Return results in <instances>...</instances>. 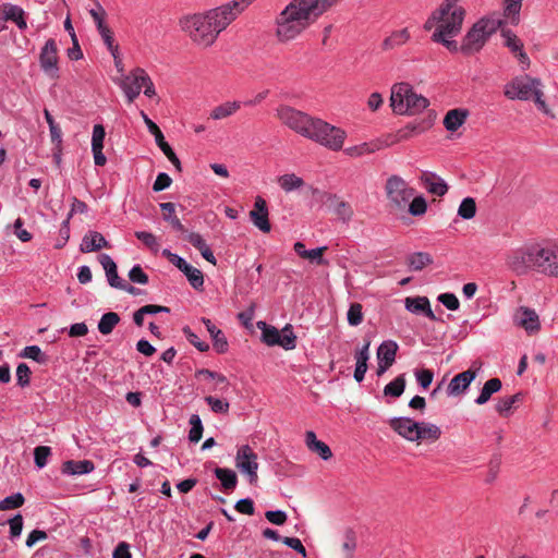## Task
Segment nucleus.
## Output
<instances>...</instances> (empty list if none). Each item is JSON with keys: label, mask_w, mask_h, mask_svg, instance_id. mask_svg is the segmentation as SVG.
<instances>
[{"label": "nucleus", "mask_w": 558, "mask_h": 558, "mask_svg": "<svg viewBox=\"0 0 558 558\" xmlns=\"http://www.w3.org/2000/svg\"><path fill=\"white\" fill-rule=\"evenodd\" d=\"M509 265L518 272L530 268L544 276L558 278V243L533 245L517 253Z\"/></svg>", "instance_id": "nucleus-1"}, {"label": "nucleus", "mask_w": 558, "mask_h": 558, "mask_svg": "<svg viewBox=\"0 0 558 558\" xmlns=\"http://www.w3.org/2000/svg\"><path fill=\"white\" fill-rule=\"evenodd\" d=\"M459 1L445 0L432 16L425 22L424 28L430 31L435 28L433 35L442 37V35H458L461 32L465 17V10L458 4Z\"/></svg>", "instance_id": "nucleus-2"}, {"label": "nucleus", "mask_w": 558, "mask_h": 558, "mask_svg": "<svg viewBox=\"0 0 558 558\" xmlns=\"http://www.w3.org/2000/svg\"><path fill=\"white\" fill-rule=\"evenodd\" d=\"M428 105V99L416 94L408 83H397L391 87L390 106L398 114H415Z\"/></svg>", "instance_id": "nucleus-3"}, {"label": "nucleus", "mask_w": 558, "mask_h": 558, "mask_svg": "<svg viewBox=\"0 0 558 558\" xmlns=\"http://www.w3.org/2000/svg\"><path fill=\"white\" fill-rule=\"evenodd\" d=\"M502 25V21L495 17H482L468 31L462 39L460 51L464 54L478 52L488 38Z\"/></svg>", "instance_id": "nucleus-4"}, {"label": "nucleus", "mask_w": 558, "mask_h": 558, "mask_svg": "<svg viewBox=\"0 0 558 558\" xmlns=\"http://www.w3.org/2000/svg\"><path fill=\"white\" fill-rule=\"evenodd\" d=\"M347 133L319 118H314L306 138L332 150L342 149Z\"/></svg>", "instance_id": "nucleus-5"}, {"label": "nucleus", "mask_w": 558, "mask_h": 558, "mask_svg": "<svg viewBox=\"0 0 558 558\" xmlns=\"http://www.w3.org/2000/svg\"><path fill=\"white\" fill-rule=\"evenodd\" d=\"M541 82L527 75L513 78L505 86V96L511 100H529L533 99L538 108L547 111L546 104L543 100V93L539 89Z\"/></svg>", "instance_id": "nucleus-6"}, {"label": "nucleus", "mask_w": 558, "mask_h": 558, "mask_svg": "<svg viewBox=\"0 0 558 558\" xmlns=\"http://www.w3.org/2000/svg\"><path fill=\"white\" fill-rule=\"evenodd\" d=\"M276 117L283 125L305 138L315 118L288 105H280L276 109Z\"/></svg>", "instance_id": "nucleus-7"}, {"label": "nucleus", "mask_w": 558, "mask_h": 558, "mask_svg": "<svg viewBox=\"0 0 558 558\" xmlns=\"http://www.w3.org/2000/svg\"><path fill=\"white\" fill-rule=\"evenodd\" d=\"M385 191L389 207L393 210H403L415 193V190L399 175L387 179Z\"/></svg>", "instance_id": "nucleus-8"}, {"label": "nucleus", "mask_w": 558, "mask_h": 558, "mask_svg": "<svg viewBox=\"0 0 558 558\" xmlns=\"http://www.w3.org/2000/svg\"><path fill=\"white\" fill-rule=\"evenodd\" d=\"M415 130L414 126H407L399 130L396 134H389L385 141H376L372 143H362L360 145L351 146L344 149L345 155L350 157H360L366 154L375 153L384 147L391 146L401 141L410 138L411 133Z\"/></svg>", "instance_id": "nucleus-9"}, {"label": "nucleus", "mask_w": 558, "mask_h": 558, "mask_svg": "<svg viewBox=\"0 0 558 558\" xmlns=\"http://www.w3.org/2000/svg\"><path fill=\"white\" fill-rule=\"evenodd\" d=\"M235 466L241 473L248 477L251 484H256L258 480L257 470V454L248 445L241 446L238 449L235 457Z\"/></svg>", "instance_id": "nucleus-10"}, {"label": "nucleus", "mask_w": 558, "mask_h": 558, "mask_svg": "<svg viewBox=\"0 0 558 558\" xmlns=\"http://www.w3.org/2000/svg\"><path fill=\"white\" fill-rule=\"evenodd\" d=\"M141 116L148 128V131L155 136L156 144L162 150V153L167 156L169 161L175 167L178 171H181V162L177 155L174 154L171 146L165 141V136L158 125L153 122L144 111H141Z\"/></svg>", "instance_id": "nucleus-11"}, {"label": "nucleus", "mask_w": 558, "mask_h": 558, "mask_svg": "<svg viewBox=\"0 0 558 558\" xmlns=\"http://www.w3.org/2000/svg\"><path fill=\"white\" fill-rule=\"evenodd\" d=\"M514 323L527 333L534 335L541 330V322L537 313L526 306H520L514 314Z\"/></svg>", "instance_id": "nucleus-12"}, {"label": "nucleus", "mask_w": 558, "mask_h": 558, "mask_svg": "<svg viewBox=\"0 0 558 558\" xmlns=\"http://www.w3.org/2000/svg\"><path fill=\"white\" fill-rule=\"evenodd\" d=\"M250 218L253 225L262 232H270L271 225L268 219L267 203L263 197L257 196L255 198L254 208L250 211Z\"/></svg>", "instance_id": "nucleus-13"}, {"label": "nucleus", "mask_w": 558, "mask_h": 558, "mask_svg": "<svg viewBox=\"0 0 558 558\" xmlns=\"http://www.w3.org/2000/svg\"><path fill=\"white\" fill-rule=\"evenodd\" d=\"M389 426L402 438L416 442L418 422L410 417H393L389 421Z\"/></svg>", "instance_id": "nucleus-14"}, {"label": "nucleus", "mask_w": 558, "mask_h": 558, "mask_svg": "<svg viewBox=\"0 0 558 558\" xmlns=\"http://www.w3.org/2000/svg\"><path fill=\"white\" fill-rule=\"evenodd\" d=\"M476 375V369L469 368L453 376V378L450 380L447 387L448 396L456 397L464 393L468 390L471 383L475 379Z\"/></svg>", "instance_id": "nucleus-15"}, {"label": "nucleus", "mask_w": 558, "mask_h": 558, "mask_svg": "<svg viewBox=\"0 0 558 558\" xmlns=\"http://www.w3.org/2000/svg\"><path fill=\"white\" fill-rule=\"evenodd\" d=\"M105 135V128L101 124H96L92 136V151L95 165L100 167L105 166L107 162V158L102 154Z\"/></svg>", "instance_id": "nucleus-16"}, {"label": "nucleus", "mask_w": 558, "mask_h": 558, "mask_svg": "<svg viewBox=\"0 0 558 558\" xmlns=\"http://www.w3.org/2000/svg\"><path fill=\"white\" fill-rule=\"evenodd\" d=\"M420 180L424 187L434 195L444 196L448 191L447 183L434 172L424 171Z\"/></svg>", "instance_id": "nucleus-17"}, {"label": "nucleus", "mask_w": 558, "mask_h": 558, "mask_svg": "<svg viewBox=\"0 0 558 558\" xmlns=\"http://www.w3.org/2000/svg\"><path fill=\"white\" fill-rule=\"evenodd\" d=\"M138 77L140 74H137L136 68L129 75H125L121 81V88L123 89L130 102L134 101L143 88L142 78Z\"/></svg>", "instance_id": "nucleus-18"}, {"label": "nucleus", "mask_w": 558, "mask_h": 558, "mask_svg": "<svg viewBox=\"0 0 558 558\" xmlns=\"http://www.w3.org/2000/svg\"><path fill=\"white\" fill-rule=\"evenodd\" d=\"M404 302L408 311L415 314L423 313L432 320L437 319L430 308L429 300L426 296L407 298Z\"/></svg>", "instance_id": "nucleus-19"}, {"label": "nucleus", "mask_w": 558, "mask_h": 558, "mask_svg": "<svg viewBox=\"0 0 558 558\" xmlns=\"http://www.w3.org/2000/svg\"><path fill=\"white\" fill-rule=\"evenodd\" d=\"M102 247H109L107 240L102 236L101 233L90 231L84 235L80 245V251L82 253H89L99 251Z\"/></svg>", "instance_id": "nucleus-20"}, {"label": "nucleus", "mask_w": 558, "mask_h": 558, "mask_svg": "<svg viewBox=\"0 0 558 558\" xmlns=\"http://www.w3.org/2000/svg\"><path fill=\"white\" fill-rule=\"evenodd\" d=\"M41 68L48 72L53 73L57 65V47L53 40H48L44 46L40 53Z\"/></svg>", "instance_id": "nucleus-21"}, {"label": "nucleus", "mask_w": 558, "mask_h": 558, "mask_svg": "<svg viewBox=\"0 0 558 558\" xmlns=\"http://www.w3.org/2000/svg\"><path fill=\"white\" fill-rule=\"evenodd\" d=\"M185 240L190 242L196 250L199 251L201 255L210 264L216 265L217 260L209 248V246L206 244L205 240L199 233L196 232H187L185 235Z\"/></svg>", "instance_id": "nucleus-22"}, {"label": "nucleus", "mask_w": 558, "mask_h": 558, "mask_svg": "<svg viewBox=\"0 0 558 558\" xmlns=\"http://www.w3.org/2000/svg\"><path fill=\"white\" fill-rule=\"evenodd\" d=\"M100 264L106 271L108 282L111 287L117 289L119 287H124V280L118 276L117 265L109 255H100Z\"/></svg>", "instance_id": "nucleus-23"}, {"label": "nucleus", "mask_w": 558, "mask_h": 558, "mask_svg": "<svg viewBox=\"0 0 558 558\" xmlns=\"http://www.w3.org/2000/svg\"><path fill=\"white\" fill-rule=\"evenodd\" d=\"M305 442L308 449L317 453L322 459L328 460L332 457L330 448L325 442L318 440L314 432H306Z\"/></svg>", "instance_id": "nucleus-24"}, {"label": "nucleus", "mask_w": 558, "mask_h": 558, "mask_svg": "<svg viewBox=\"0 0 558 558\" xmlns=\"http://www.w3.org/2000/svg\"><path fill=\"white\" fill-rule=\"evenodd\" d=\"M416 436V442L421 441H436L441 436L440 428L432 423L418 422V428Z\"/></svg>", "instance_id": "nucleus-25"}, {"label": "nucleus", "mask_w": 558, "mask_h": 558, "mask_svg": "<svg viewBox=\"0 0 558 558\" xmlns=\"http://www.w3.org/2000/svg\"><path fill=\"white\" fill-rule=\"evenodd\" d=\"M160 209L162 210L163 219L171 225V227L181 232V233H187V230L185 227L181 223L180 219L175 216V205L173 203H161Z\"/></svg>", "instance_id": "nucleus-26"}, {"label": "nucleus", "mask_w": 558, "mask_h": 558, "mask_svg": "<svg viewBox=\"0 0 558 558\" xmlns=\"http://www.w3.org/2000/svg\"><path fill=\"white\" fill-rule=\"evenodd\" d=\"M398 343L392 340L384 341L377 349V360L392 365L396 361Z\"/></svg>", "instance_id": "nucleus-27"}, {"label": "nucleus", "mask_w": 558, "mask_h": 558, "mask_svg": "<svg viewBox=\"0 0 558 558\" xmlns=\"http://www.w3.org/2000/svg\"><path fill=\"white\" fill-rule=\"evenodd\" d=\"M468 112L461 109H452L447 112L444 125L448 131H457L465 121Z\"/></svg>", "instance_id": "nucleus-28"}, {"label": "nucleus", "mask_w": 558, "mask_h": 558, "mask_svg": "<svg viewBox=\"0 0 558 558\" xmlns=\"http://www.w3.org/2000/svg\"><path fill=\"white\" fill-rule=\"evenodd\" d=\"M501 380L499 378H490L488 379L482 390L478 397L475 399V403L478 405L485 404L490 399L492 395L495 392H498L501 389Z\"/></svg>", "instance_id": "nucleus-29"}, {"label": "nucleus", "mask_w": 558, "mask_h": 558, "mask_svg": "<svg viewBox=\"0 0 558 558\" xmlns=\"http://www.w3.org/2000/svg\"><path fill=\"white\" fill-rule=\"evenodd\" d=\"M326 202H336L333 213L344 222L351 220L353 216V209L349 203L341 201L336 194L325 195Z\"/></svg>", "instance_id": "nucleus-30"}, {"label": "nucleus", "mask_w": 558, "mask_h": 558, "mask_svg": "<svg viewBox=\"0 0 558 558\" xmlns=\"http://www.w3.org/2000/svg\"><path fill=\"white\" fill-rule=\"evenodd\" d=\"M215 475L220 481L225 490H233L238 483V477L234 471L226 468H216Z\"/></svg>", "instance_id": "nucleus-31"}, {"label": "nucleus", "mask_w": 558, "mask_h": 558, "mask_svg": "<svg viewBox=\"0 0 558 558\" xmlns=\"http://www.w3.org/2000/svg\"><path fill=\"white\" fill-rule=\"evenodd\" d=\"M241 108L240 101H228L215 107L210 112V118L220 120L234 114Z\"/></svg>", "instance_id": "nucleus-32"}, {"label": "nucleus", "mask_w": 558, "mask_h": 558, "mask_svg": "<svg viewBox=\"0 0 558 558\" xmlns=\"http://www.w3.org/2000/svg\"><path fill=\"white\" fill-rule=\"evenodd\" d=\"M410 39L408 28L393 32L389 37L383 41V49L390 50L396 47L404 45Z\"/></svg>", "instance_id": "nucleus-33"}, {"label": "nucleus", "mask_w": 558, "mask_h": 558, "mask_svg": "<svg viewBox=\"0 0 558 558\" xmlns=\"http://www.w3.org/2000/svg\"><path fill=\"white\" fill-rule=\"evenodd\" d=\"M4 19L14 22L20 29L26 28V21L24 20V11L13 4H5L3 7Z\"/></svg>", "instance_id": "nucleus-34"}, {"label": "nucleus", "mask_w": 558, "mask_h": 558, "mask_svg": "<svg viewBox=\"0 0 558 558\" xmlns=\"http://www.w3.org/2000/svg\"><path fill=\"white\" fill-rule=\"evenodd\" d=\"M407 263L412 270L420 271L433 263V257L428 253L417 252L409 255Z\"/></svg>", "instance_id": "nucleus-35"}, {"label": "nucleus", "mask_w": 558, "mask_h": 558, "mask_svg": "<svg viewBox=\"0 0 558 558\" xmlns=\"http://www.w3.org/2000/svg\"><path fill=\"white\" fill-rule=\"evenodd\" d=\"M407 385L405 375L401 374L397 376L392 381L387 384L384 388V396L399 398L404 392Z\"/></svg>", "instance_id": "nucleus-36"}, {"label": "nucleus", "mask_w": 558, "mask_h": 558, "mask_svg": "<svg viewBox=\"0 0 558 558\" xmlns=\"http://www.w3.org/2000/svg\"><path fill=\"white\" fill-rule=\"evenodd\" d=\"M119 322L120 316L116 312L105 313L98 323V330L101 335H109L119 324Z\"/></svg>", "instance_id": "nucleus-37"}, {"label": "nucleus", "mask_w": 558, "mask_h": 558, "mask_svg": "<svg viewBox=\"0 0 558 558\" xmlns=\"http://www.w3.org/2000/svg\"><path fill=\"white\" fill-rule=\"evenodd\" d=\"M257 326L263 331V341L270 347L277 345L280 339V331L276 327L268 326L265 322H258Z\"/></svg>", "instance_id": "nucleus-38"}, {"label": "nucleus", "mask_w": 558, "mask_h": 558, "mask_svg": "<svg viewBox=\"0 0 558 558\" xmlns=\"http://www.w3.org/2000/svg\"><path fill=\"white\" fill-rule=\"evenodd\" d=\"M504 16L510 20L511 24H518L519 13L522 8V0H502Z\"/></svg>", "instance_id": "nucleus-39"}, {"label": "nucleus", "mask_w": 558, "mask_h": 558, "mask_svg": "<svg viewBox=\"0 0 558 558\" xmlns=\"http://www.w3.org/2000/svg\"><path fill=\"white\" fill-rule=\"evenodd\" d=\"M280 187L286 192H291L293 190L300 189L304 185V181L302 178L295 175L294 173L283 174L278 179Z\"/></svg>", "instance_id": "nucleus-40"}, {"label": "nucleus", "mask_w": 558, "mask_h": 558, "mask_svg": "<svg viewBox=\"0 0 558 558\" xmlns=\"http://www.w3.org/2000/svg\"><path fill=\"white\" fill-rule=\"evenodd\" d=\"M182 272L186 276L190 284L194 288V289H202L203 286H204V276H203V272L193 267L192 265H187L186 268H184L182 270Z\"/></svg>", "instance_id": "nucleus-41"}, {"label": "nucleus", "mask_w": 558, "mask_h": 558, "mask_svg": "<svg viewBox=\"0 0 558 558\" xmlns=\"http://www.w3.org/2000/svg\"><path fill=\"white\" fill-rule=\"evenodd\" d=\"M94 469L95 465L90 460L72 461V481H74V476L87 474ZM77 486L78 485L76 483L72 482V489Z\"/></svg>", "instance_id": "nucleus-42"}, {"label": "nucleus", "mask_w": 558, "mask_h": 558, "mask_svg": "<svg viewBox=\"0 0 558 558\" xmlns=\"http://www.w3.org/2000/svg\"><path fill=\"white\" fill-rule=\"evenodd\" d=\"M191 429L189 432V439L191 442H198L202 439L204 427L201 417L197 414H192L190 417Z\"/></svg>", "instance_id": "nucleus-43"}, {"label": "nucleus", "mask_w": 558, "mask_h": 558, "mask_svg": "<svg viewBox=\"0 0 558 558\" xmlns=\"http://www.w3.org/2000/svg\"><path fill=\"white\" fill-rule=\"evenodd\" d=\"M296 337L292 331V327L287 325L280 331V339L277 345L282 347L284 350H292L295 348Z\"/></svg>", "instance_id": "nucleus-44"}, {"label": "nucleus", "mask_w": 558, "mask_h": 558, "mask_svg": "<svg viewBox=\"0 0 558 558\" xmlns=\"http://www.w3.org/2000/svg\"><path fill=\"white\" fill-rule=\"evenodd\" d=\"M476 214V203L472 197H465L459 208L458 215L463 219H472Z\"/></svg>", "instance_id": "nucleus-45"}, {"label": "nucleus", "mask_w": 558, "mask_h": 558, "mask_svg": "<svg viewBox=\"0 0 558 558\" xmlns=\"http://www.w3.org/2000/svg\"><path fill=\"white\" fill-rule=\"evenodd\" d=\"M349 325L359 326L363 322V307L360 303H352L347 313Z\"/></svg>", "instance_id": "nucleus-46"}, {"label": "nucleus", "mask_w": 558, "mask_h": 558, "mask_svg": "<svg viewBox=\"0 0 558 558\" xmlns=\"http://www.w3.org/2000/svg\"><path fill=\"white\" fill-rule=\"evenodd\" d=\"M20 356L31 359L39 363H44L46 361V355L41 352L38 345L25 347L20 353Z\"/></svg>", "instance_id": "nucleus-47"}, {"label": "nucleus", "mask_w": 558, "mask_h": 558, "mask_svg": "<svg viewBox=\"0 0 558 558\" xmlns=\"http://www.w3.org/2000/svg\"><path fill=\"white\" fill-rule=\"evenodd\" d=\"M24 504V497L21 493L13 494L0 500V510H10L21 507Z\"/></svg>", "instance_id": "nucleus-48"}, {"label": "nucleus", "mask_w": 558, "mask_h": 558, "mask_svg": "<svg viewBox=\"0 0 558 558\" xmlns=\"http://www.w3.org/2000/svg\"><path fill=\"white\" fill-rule=\"evenodd\" d=\"M51 453L50 447L39 446L34 450L35 464L38 469H43L47 465L48 458Z\"/></svg>", "instance_id": "nucleus-49"}, {"label": "nucleus", "mask_w": 558, "mask_h": 558, "mask_svg": "<svg viewBox=\"0 0 558 558\" xmlns=\"http://www.w3.org/2000/svg\"><path fill=\"white\" fill-rule=\"evenodd\" d=\"M409 205V213L412 216H422L427 210V203L423 196L413 197Z\"/></svg>", "instance_id": "nucleus-50"}, {"label": "nucleus", "mask_w": 558, "mask_h": 558, "mask_svg": "<svg viewBox=\"0 0 558 558\" xmlns=\"http://www.w3.org/2000/svg\"><path fill=\"white\" fill-rule=\"evenodd\" d=\"M135 236L150 251L157 252L159 250V243L153 233L146 231H136Z\"/></svg>", "instance_id": "nucleus-51"}, {"label": "nucleus", "mask_w": 558, "mask_h": 558, "mask_svg": "<svg viewBox=\"0 0 558 558\" xmlns=\"http://www.w3.org/2000/svg\"><path fill=\"white\" fill-rule=\"evenodd\" d=\"M327 248V246H320L314 250L306 251L303 258L308 259L311 262H315L317 265H327L328 262L323 257Z\"/></svg>", "instance_id": "nucleus-52"}, {"label": "nucleus", "mask_w": 558, "mask_h": 558, "mask_svg": "<svg viewBox=\"0 0 558 558\" xmlns=\"http://www.w3.org/2000/svg\"><path fill=\"white\" fill-rule=\"evenodd\" d=\"M502 36L506 38V46L513 53L517 54L523 48L521 40L511 31H502Z\"/></svg>", "instance_id": "nucleus-53"}, {"label": "nucleus", "mask_w": 558, "mask_h": 558, "mask_svg": "<svg viewBox=\"0 0 558 558\" xmlns=\"http://www.w3.org/2000/svg\"><path fill=\"white\" fill-rule=\"evenodd\" d=\"M183 333L185 335L189 342L192 343L198 351L206 352L209 349V345L206 342L201 341L190 327L185 326L183 328Z\"/></svg>", "instance_id": "nucleus-54"}, {"label": "nucleus", "mask_w": 558, "mask_h": 558, "mask_svg": "<svg viewBox=\"0 0 558 558\" xmlns=\"http://www.w3.org/2000/svg\"><path fill=\"white\" fill-rule=\"evenodd\" d=\"M205 401L215 413H227L229 411V403L227 401L214 398L211 396L205 397Z\"/></svg>", "instance_id": "nucleus-55"}, {"label": "nucleus", "mask_w": 558, "mask_h": 558, "mask_svg": "<svg viewBox=\"0 0 558 558\" xmlns=\"http://www.w3.org/2000/svg\"><path fill=\"white\" fill-rule=\"evenodd\" d=\"M31 369L25 363H21L16 367V380L21 387H26L29 384Z\"/></svg>", "instance_id": "nucleus-56"}, {"label": "nucleus", "mask_w": 558, "mask_h": 558, "mask_svg": "<svg viewBox=\"0 0 558 558\" xmlns=\"http://www.w3.org/2000/svg\"><path fill=\"white\" fill-rule=\"evenodd\" d=\"M137 74H140L138 78H142V84H143V87H144V94L146 96H148V97L155 96L156 92H155L154 83L151 82L150 77L145 72V70L141 69V68H137Z\"/></svg>", "instance_id": "nucleus-57"}, {"label": "nucleus", "mask_w": 558, "mask_h": 558, "mask_svg": "<svg viewBox=\"0 0 558 558\" xmlns=\"http://www.w3.org/2000/svg\"><path fill=\"white\" fill-rule=\"evenodd\" d=\"M356 365L354 371V379L357 383H361L364 379L365 373L367 371V361L366 356L355 355Z\"/></svg>", "instance_id": "nucleus-58"}, {"label": "nucleus", "mask_w": 558, "mask_h": 558, "mask_svg": "<svg viewBox=\"0 0 558 558\" xmlns=\"http://www.w3.org/2000/svg\"><path fill=\"white\" fill-rule=\"evenodd\" d=\"M438 301L450 311H456L460 306L459 300L453 293H441Z\"/></svg>", "instance_id": "nucleus-59"}, {"label": "nucleus", "mask_w": 558, "mask_h": 558, "mask_svg": "<svg viewBox=\"0 0 558 558\" xmlns=\"http://www.w3.org/2000/svg\"><path fill=\"white\" fill-rule=\"evenodd\" d=\"M356 547V541L353 534L349 533L345 536V541L342 544L343 558H352Z\"/></svg>", "instance_id": "nucleus-60"}, {"label": "nucleus", "mask_w": 558, "mask_h": 558, "mask_svg": "<svg viewBox=\"0 0 558 558\" xmlns=\"http://www.w3.org/2000/svg\"><path fill=\"white\" fill-rule=\"evenodd\" d=\"M89 13H90L94 22L97 25V29H100V28H104L105 26H107L105 24L106 11L98 2L96 3V8L92 9L89 11Z\"/></svg>", "instance_id": "nucleus-61"}, {"label": "nucleus", "mask_w": 558, "mask_h": 558, "mask_svg": "<svg viewBox=\"0 0 558 558\" xmlns=\"http://www.w3.org/2000/svg\"><path fill=\"white\" fill-rule=\"evenodd\" d=\"M10 525V535L11 538H16L21 535L23 530V518L21 514L14 515L12 519L9 520Z\"/></svg>", "instance_id": "nucleus-62"}, {"label": "nucleus", "mask_w": 558, "mask_h": 558, "mask_svg": "<svg viewBox=\"0 0 558 558\" xmlns=\"http://www.w3.org/2000/svg\"><path fill=\"white\" fill-rule=\"evenodd\" d=\"M129 278L131 281L140 284H146L148 282V276L143 271L142 267L136 265L130 272Z\"/></svg>", "instance_id": "nucleus-63"}, {"label": "nucleus", "mask_w": 558, "mask_h": 558, "mask_svg": "<svg viewBox=\"0 0 558 558\" xmlns=\"http://www.w3.org/2000/svg\"><path fill=\"white\" fill-rule=\"evenodd\" d=\"M172 183V179L165 172H160L154 184H153V190L155 192H160V191H163L166 189H168Z\"/></svg>", "instance_id": "nucleus-64"}]
</instances>
